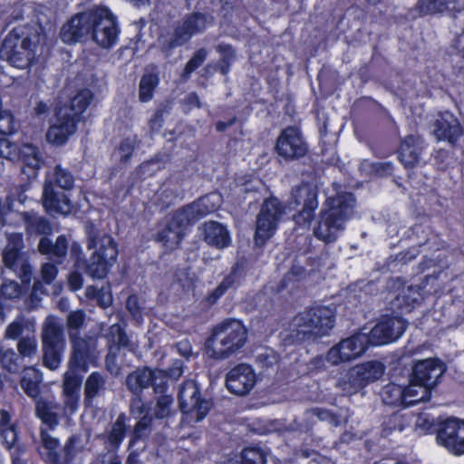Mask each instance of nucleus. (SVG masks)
<instances>
[{
  "mask_svg": "<svg viewBox=\"0 0 464 464\" xmlns=\"http://www.w3.org/2000/svg\"><path fill=\"white\" fill-rule=\"evenodd\" d=\"M326 206L314 228V235L320 240L333 242L343 233L346 220L352 217L355 199L350 193H342L329 197Z\"/></svg>",
  "mask_w": 464,
  "mask_h": 464,
  "instance_id": "1",
  "label": "nucleus"
},
{
  "mask_svg": "<svg viewBox=\"0 0 464 464\" xmlns=\"http://www.w3.org/2000/svg\"><path fill=\"white\" fill-rule=\"evenodd\" d=\"M334 312L325 306L314 307L298 314L290 323L288 337L293 343L327 335L334 327Z\"/></svg>",
  "mask_w": 464,
  "mask_h": 464,
  "instance_id": "2",
  "label": "nucleus"
},
{
  "mask_svg": "<svg viewBox=\"0 0 464 464\" xmlns=\"http://www.w3.org/2000/svg\"><path fill=\"white\" fill-rule=\"evenodd\" d=\"M246 329L240 321L226 320L217 324L206 343L208 356L227 358L239 351L246 341Z\"/></svg>",
  "mask_w": 464,
  "mask_h": 464,
  "instance_id": "3",
  "label": "nucleus"
},
{
  "mask_svg": "<svg viewBox=\"0 0 464 464\" xmlns=\"http://www.w3.org/2000/svg\"><path fill=\"white\" fill-rule=\"evenodd\" d=\"M23 247V237L21 234H12L8 237V243L4 252V264L15 273L24 285L20 287L14 281H6L2 285V293L7 298L19 297L24 288H28L31 282L32 268L28 264L26 256L20 250Z\"/></svg>",
  "mask_w": 464,
  "mask_h": 464,
  "instance_id": "4",
  "label": "nucleus"
},
{
  "mask_svg": "<svg viewBox=\"0 0 464 464\" xmlns=\"http://www.w3.org/2000/svg\"><path fill=\"white\" fill-rule=\"evenodd\" d=\"M64 190L73 187L74 179L66 169L56 166L52 174H48L43 190V206L50 215L66 216L72 211V204L68 197L54 189L53 184Z\"/></svg>",
  "mask_w": 464,
  "mask_h": 464,
  "instance_id": "5",
  "label": "nucleus"
},
{
  "mask_svg": "<svg viewBox=\"0 0 464 464\" xmlns=\"http://www.w3.org/2000/svg\"><path fill=\"white\" fill-rule=\"evenodd\" d=\"M72 342V355L69 362V370L64 373L63 393H79L82 383V374L88 370L93 361L95 342L92 339L84 340L71 334Z\"/></svg>",
  "mask_w": 464,
  "mask_h": 464,
  "instance_id": "6",
  "label": "nucleus"
},
{
  "mask_svg": "<svg viewBox=\"0 0 464 464\" xmlns=\"http://www.w3.org/2000/svg\"><path fill=\"white\" fill-rule=\"evenodd\" d=\"M0 58L17 69H26L34 59V44L27 29L16 27L5 38L0 49Z\"/></svg>",
  "mask_w": 464,
  "mask_h": 464,
  "instance_id": "7",
  "label": "nucleus"
},
{
  "mask_svg": "<svg viewBox=\"0 0 464 464\" xmlns=\"http://www.w3.org/2000/svg\"><path fill=\"white\" fill-rule=\"evenodd\" d=\"M368 341L365 328H362L358 333L341 340L334 345L324 357L315 358L314 362L321 367H325V363L339 365L356 360L368 349Z\"/></svg>",
  "mask_w": 464,
  "mask_h": 464,
  "instance_id": "8",
  "label": "nucleus"
},
{
  "mask_svg": "<svg viewBox=\"0 0 464 464\" xmlns=\"http://www.w3.org/2000/svg\"><path fill=\"white\" fill-rule=\"evenodd\" d=\"M92 249V255L86 266V272L92 278L106 276L118 256L117 245L111 237L103 235L92 238L88 245Z\"/></svg>",
  "mask_w": 464,
  "mask_h": 464,
  "instance_id": "9",
  "label": "nucleus"
},
{
  "mask_svg": "<svg viewBox=\"0 0 464 464\" xmlns=\"http://www.w3.org/2000/svg\"><path fill=\"white\" fill-rule=\"evenodd\" d=\"M92 41L102 48H110L118 39L115 17L103 6L92 9L91 34Z\"/></svg>",
  "mask_w": 464,
  "mask_h": 464,
  "instance_id": "10",
  "label": "nucleus"
},
{
  "mask_svg": "<svg viewBox=\"0 0 464 464\" xmlns=\"http://www.w3.org/2000/svg\"><path fill=\"white\" fill-rule=\"evenodd\" d=\"M383 372L382 363L376 361L367 362L350 369L345 378L339 381V386L343 392L351 394L379 380Z\"/></svg>",
  "mask_w": 464,
  "mask_h": 464,
  "instance_id": "11",
  "label": "nucleus"
},
{
  "mask_svg": "<svg viewBox=\"0 0 464 464\" xmlns=\"http://www.w3.org/2000/svg\"><path fill=\"white\" fill-rule=\"evenodd\" d=\"M285 213V210L281 207L278 199L271 198L264 202L256 220L255 236L256 245H263L274 235L277 223Z\"/></svg>",
  "mask_w": 464,
  "mask_h": 464,
  "instance_id": "12",
  "label": "nucleus"
},
{
  "mask_svg": "<svg viewBox=\"0 0 464 464\" xmlns=\"http://www.w3.org/2000/svg\"><path fill=\"white\" fill-rule=\"evenodd\" d=\"M406 322L398 316L382 318L370 331H366L368 344L383 345L398 340L406 329Z\"/></svg>",
  "mask_w": 464,
  "mask_h": 464,
  "instance_id": "13",
  "label": "nucleus"
},
{
  "mask_svg": "<svg viewBox=\"0 0 464 464\" xmlns=\"http://www.w3.org/2000/svg\"><path fill=\"white\" fill-rule=\"evenodd\" d=\"M207 27V18L201 14H193L181 20L168 38L160 36V43L167 48L179 46L187 43L194 34L201 33Z\"/></svg>",
  "mask_w": 464,
  "mask_h": 464,
  "instance_id": "14",
  "label": "nucleus"
},
{
  "mask_svg": "<svg viewBox=\"0 0 464 464\" xmlns=\"http://www.w3.org/2000/svg\"><path fill=\"white\" fill-rule=\"evenodd\" d=\"M78 121L75 115L69 112L66 106L57 107L54 120L46 134L48 142L55 146L66 143L69 138L75 133Z\"/></svg>",
  "mask_w": 464,
  "mask_h": 464,
  "instance_id": "15",
  "label": "nucleus"
},
{
  "mask_svg": "<svg viewBox=\"0 0 464 464\" xmlns=\"http://www.w3.org/2000/svg\"><path fill=\"white\" fill-rule=\"evenodd\" d=\"M179 399L183 413L190 415L196 421L204 419L211 407L210 401L200 398L198 388L193 381L184 382Z\"/></svg>",
  "mask_w": 464,
  "mask_h": 464,
  "instance_id": "16",
  "label": "nucleus"
},
{
  "mask_svg": "<svg viewBox=\"0 0 464 464\" xmlns=\"http://www.w3.org/2000/svg\"><path fill=\"white\" fill-rule=\"evenodd\" d=\"M275 149L286 160L302 158L308 150L301 131L295 127L285 128L280 132Z\"/></svg>",
  "mask_w": 464,
  "mask_h": 464,
  "instance_id": "17",
  "label": "nucleus"
},
{
  "mask_svg": "<svg viewBox=\"0 0 464 464\" xmlns=\"http://www.w3.org/2000/svg\"><path fill=\"white\" fill-rule=\"evenodd\" d=\"M438 442L455 455L464 454V420H446L437 435Z\"/></svg>",
  "mask_w": 464,
  "mask_h": 464,
  "instance_id": "18",
  "label": "nucleus"
},
{
  "mask_svg": "<svg viewBox=\"0 0 464 464\" xmlns=\"http://www.w3.org/2000/svg\"><path fill=\"white\" fill-rule=\"evenodd\" d=\"M222 202L218 193H210L176 212L175 221L191 223L218 209Z\"/></svg>",
  "mask_w": 464,
  "mask_h": 464,
  "instance_id": "19",
  "label": "nucleus"
},
{
  "mask_svg": "<svg viewBox=\"0 0 464 464\" xmlns=\"http://www.w3.org/2000/svg\"><path fill=\"white\" fill-rule=\"evenodd\" d=\"M292 198L295 206L303 205L301 212L295 217V223L304 227H309L314 217V211L318 206L314 188L308 184H303L293 191Z\"/></svg>",
  "mask_w": 464,
  "mask_h": 464,
  "instance_id": "20",
  "label": "nucleus"
},
{
  "mask_svg": "<svg viewBox=\"0 0 464 464\" xmlns=\"http://www.w3.org/2000/svg\"><path fill=\"white\" fill-rule=\"evenodd\" d=\"M0 157L11 160L19 158L24 166L32 170L34 176L42 164V159L36 147L25 144L18 152L16 145L6 139L0 140Z\"/></svg>",
  "mask_w": 464,
  "mask_h": 464,
  "instance_id": "21",
  "label": "nucleus"
},
{
  "mask_svg": "<svg viewBox=\"0 0 464 464\" xmlns=\"http://www.w3.org/2000/svg\"><path fill=\"white\" fill-rule=\"evenodd\" d=\"M257 376L249 364L240 363L233 367L227 374V389L237 395L247 394L256 385Z\"/></svg>",
  "mask_w": 464,
  "mask_h": 464,
  "instance_id": "22",
  "label": "nucleus"
},
{
  "mask_svg": "<svg viewBox=\"0 0 464 464\" xmlns=\"http://www.w3.org/2000/svg\"><path fill=\"white\" fill-rule=\"evenodd\" d=\"M92 9L74 15L61 30V38L66 44L86 40L91 34Z\"/></svg>",
  "mask_w": 464,
  "mask_h": 464,
  "instance_id": "23",
  "label": "nucleus"
},
{
  "mask_svg": "<svg viewBox=\"0 0 464 464\" xmlns=\"http://www.w3.org/2000/svg\"><path fill=\"white\" fill-rule=\"evenodd\" d=\"M445 371L446 366L441 361L429 358L415 363L412 376H414L415 381L420 382L430 389H432Z\"/></svg>",
  "mask_w": 464,
  "mask_h": 464,
  "instance_id": "24",
  "label": "nucleus"
},
{
  "mask_svg": "<svg viewBox=\"0 0 464 464\" xmlns=\"http://www.w3.org/2000/svg\"><path fill=\"white\" fill-rule=\"evenodd\" d=\"M433 132L439 140H447L453 144L462 135V128L452 113L445 111L436 121Z\"/></svg>",
  "mask_w": 464,
  "mask_h": 464,
  "instance_id": "25",
  "label": "nucleus"
},
{
  "mask_svg": "<svg viewBox=\"0 0 464 464\" xmlns=\"http://www.w3.org/2000/svg\"><path fill=\"white\" fill-rule=\"evenodd\" d=\"M176 213L167 227L159 233L158 239L164 244L168 249H174L179 246V242L186 234L188 226L190 223L186 221H175Z\"/></svg>",
  "mask_w": 464,
  "mask_h": 464,
  "instance_id": "26",
  "label": "nucleus"
},
{
  "mask_svg": "<svg viewBox=\"0 0 464 464\" xmlns=\"http://www.w3.org/2000/svg\"><path fill=\"white\" fill-rule=\"evenodd\" d=\"M43 347H64L63 324L55 316H48L43 326Z\"/></svg>",
  "mask_w": 464,
  "mask_h": 464,
  "instance_id": "27",
  "label": "nucleus"
},
{
  "mask_svg": "<svg viewBox=\"0 0 464 464\" xmlns=\"http://www.w3.org/2000/svg\"><path fill=\"white\" fill-rule=\"evenodd\" d=\"M204 238L208 245L218 248L227 247L231 237L227 228L218 222H208L203 227Z\"/></svg>",
  "mask_w": 464,
  "mask_h": 464,
  "instance_id": "28",
  "label": "nucleus"
},
{
  "mask_svg": "<svg viewBox=\"0 0 464 464\" xmlns=\"http://www.w3.org/2000/svg\"><path fill=\"white\" fill-rule=\"evenodd\" d=\"M420 139L413 135L408 136L400 148V160L406 168L413 167L419 161Z\"/></svg>",
  "mask_w": 464,
  "mask_h": 464,
  "instance_id": "29",
  "label": "nucleus"
},
{
  "mask_svg": "<svg viewBox=\"0 0 464 464\" xmlns=\"http://www.w3.org/2000/svg\"><path fill=\"white\" fill-rule=\"evenodd\" d=\"M430 390L422 382L415 381L414 376H412L410 384L407 387H403L405 407L429 400Z\"/></svg>",
  "mask_w": 464,
  "mask_h": 464,
  "instance_id": "30",
  "label": "nucleus"
},
{
  "mask_svg": "<svg viewBox=\"0 0 464 464\" xmlns=\"http://www.w3.org/2000/svg\"><path fill=\"white\" fill-rule=\"evenodd\" d=\"M42 448L39 454L42 459L48 464H58L59 462V440L45 430L41 431Z\"/></svg>",
  "mask_w": 464,
  "mask_h": 464,
  "instance_id": "31",
  "label": "nucleus"
},
{
  "mask_svg": "<svg viewBox=\"0 0 464 464\" xmlns=\"http://www.w3.org/2000/svg\"><path fill=\"white\" fill-rule=\"evenodd\" d=\"M39 251L44 255H50L52 257H63L67 253L68 243L63 236L58 237L55 243L53 244L48 238H41L38 246Z\"/></svg>",
  "mask_w": 464,
  "mask_h": 464,
  "instance_id": "32",
  "label": "nucleus"
},
{
  "mask_svg": "<svg viewBox=\"0 0 464 464\" xmlns=\"http://www.w3.org/2000/svg\"><path fill=\"white\" fill-rule=\"evenodd\" d=\"M153 371L149 368L138 370L127 378V385L134 393L152 385Z\"/></svg>",
  "mask_w": 464,
  "mask_h": 464,
  "instance_id": "33",
  "label": "nucleus"
},
{
  "mask_svg": "<svg viewBox=\"0 0 464 464\" xmlns=\"http://www.w3.org/2000/svg\"><path fill=\"white\" fill-rule=\"evenodd\" d=\"M41 381L42 376L39 371L34 368H27L24 371L21 385L28 396L35 398L39 392V383Z\"/></svg>",
  "mask_w": 464,
  "mask_h": 464,
  "instance_id": "34",
  "label": "nucleus"
},
{
  "mask_svg": "<svg viewBox=\"0 0 464 464\" xmlns=\"http://www.w3.org/2000/svg\"><path fill=\"white\" fill-rule=\"evenodd\" d=\"M92 100V93L88 89L80 91L71 101L70 106L65 105L69 109V112L75 115V118L80 121L81 114L90 105Z\"/></svg>",
  "mask_w": 464,
  "mask_h": 464,
  "instance_id": "35",
  "label": "nucleus"
},
{
  "mask_svg": "<svg viewBox=\"0 0 464 464\" xmlns=\"http://www.w3.org/2000/svg\"><path fill=\"white\" fill-rule=\"evenodd\" d=\"M382 398L385 404L394 406H405V397L403 392V387L389 383L382 392Z\"/></svg>",
  "mask_w": 464,
  "mask_h": 464,
  "instance_id": "36",
  "label": "nucleus"
},
{
  "mask_svg": "<svg viewBox=\"0 0 464 464\" xmlns=\"http://www.w3.org/2000/svg\"><path fill=\"white\" fill-rule=\"evenodd\" d=\"M25 223L26 228L30 234L37 233L47 235L50 234L52 228L49 223L42 217L37 216L36 214H22Z\"/></svg>",
  "mask_w": 464,
  "mask_h": 464,
  "instance_id": "37",
  "label": "nucleus"
},
{
  "mask_svg": "<svg viewBox=\"0 0 464 464\" xmlns=\"http://www.w3.org/2000/svg\"><path fill=\"white\" fill-rule=\"evenodd\" d=\"M266 454L258 448L245 449L236 460H230L229 464H266Z\"/></svg>",
  "mask_w": 464,
  "mask_h": 464,
  "instance_id": "38",
  "label": "nucleus"
},
{
  "mask_svg": "<svg viewBox=\"0 0 464 464\" xmlns=\"http://www.w3.org/2000/svg\"><path fill=\"white\" fill-rule=\"evenodd\" d=\"M419 293L415 287H402L394 300V306L410 310L411 307L418 301Z\"/></svg>",
  "mask_w": 464,
  "mask_h": 464,
  "instance_id": "39",
  "label": "nucleus"
},
{
  "mask_svg": "<svg viewBox=\"0 0 464 464\" xmlns=\"http://www.w3.org/2000/svg\"><path fill=\"white\" fill-rule=\"evenodd\" d=\"M158 82L159 79L155 74L143 75L140 83V99L141 102H148L152 98L153 91Z\"/></svg>",
  "mask_w": 464,
  "mask_h": 464,
  "instance_id": "40",
  "label": "nucleus"
},
{
  "mask_svg": "<svg viewBox=\"0 0 464 464\" xmlns=\"http://www.w3.org/2000/svg\"><path fill=\"white\" fill-rule=\"evenodd\" d=\"M24 327L31 333L34 332V323L33 321L17 318L7 326L5 337L8 339H16L22 334Z\"/></svg>",
  "mask_w": 464,
  "mask_h": 464,
  "instance_id": "41",
  "label": "nucleus"
},
{
  "mask_svg": "<svg viewBox=\"0 0 464 464\" xmlns=\"http://www.w3.org/2000/svg\"><path fill=\"white\" fill-rule=\"evenodd\" d=\"M63 348L64 347H43L44 362L47 368L56 370L59 367Z\"/></svg>",
  "mask_w": 464,
  "mask_h": 464,
  "instance_id": "42",
  "label": "nucleus"
},
{
  "mask_svg": "<svg viewBox=\"0 0 464 464\" xmlns=\"http://www.w3.org/2000/svg\"><path fill=\"white\" fill-rule=\"evenodd\" d=\"M86 296L91 299H97L98 304L106 308L112 303V297L108 287L96 289L94 286H88L86 288Z\"/></svg>",
  "mask_w": 464,
  "mask_h": 464,
  "instance_id": "43",
  "label": "nucleus"
},
{
  "mask_svg": "<svg viewBox=\"0 0 464 464\" xmlns=\"http://www.w3.org/2000/svg\"><path fill=\"white\" fill-rule=\"evenodd\" d=\"M36 414L44 423L51 428L57 424L56 415L51 411L49 405L44 401L38 400L36 401Z\"/></svg>",
  "mask_w": 464,
  "mask_h": 464,
  "instance_id": "44",
  "label": "nucleus"
},
{
  "mask_svg": "<svg viewBox=\"0 0 464 464\" xmlns=\"http://www.w3.org/2000/svg\"><path fill=\"white\" fill-rule=\"evenodd\" d=\"M19 353L23 357L31 358L37 353V341L34 334L24 337L17 344Z\"/></svg>",
  "mask_w": 464,
  "mask_h": 464,
  "instance_id": "45",
  "label": "nucleus"
},
{
  "mask_svg": "<svg viewBox=\"0 0 464 464\" xmlns=\"http://www.w3.org/2000/svg\"><path fill=\"white\" fill-rule=\"evenodd\" d=\"M104 384L102 376L96 372L92 373L86 381L85 393L88 401L94 398Z\"/></svg>",
  "mask_w": 464,
  "mask_h": 464,
  "instance_id": "46",
  "label": "nucleus"
},
{
  "mask_svg": "<svg viewBox=\"0 0 464 464\" xmlns=\"http://www.w3.org/2000/svg\"><path fill=\"white\" fill-rule=\"evenodd\" d=\"M125 421V416L121 415L111 428L109 441L114 447H117L124 438Z\"/></svg>",
  "mask_w": 464,
  "mask_h": 464,
  "instance_id": "47",
  "label": "nucleus"
},
{
  "mask_svg": "<svg viewBox=\"0 0 464 464\" xmlns=\"http://www.w3.org/2000/svg\"><path fill=\"white\" fill-rule=\"evenodd\" d=\"M172 398L169 395H161L157 400L154 414L157 418L168 417L171 411Z\"/></svg>",
  "mask_w": 464,
  "mask_h": 464,
  "instance_id": "48",
  "label": "nucleus"
},
{
  "mask_svg": "<svg viewBox=\"0 0 464 464\" xmlns=\"http://www.w3.org/2000/svg\"><path fill=\"white\" fill-rule=\"evenodd\" d=\"M446 8H448V5L445 0H421L420 2V12L424 14L442 12Z\"/></svg>",
  "mask_w": 464,
  "mask_h": 464,
  "instance_id": "49",
  "label": "nucleus"
},
{
  "mask_svg": "<svg viewBox=\"0 0 464 464\" xmlns=\"http://www.w3.org/2000/svg\"><path fill=\"white\" fill-rule=\"evenodd\" d=\"M218 51L221 55V61L225 64L221 67V72L227 74L228 72V65L235 60V53L232 47L228 44H219Z\"/></svg>",
  "mask_w": 464,
  "mask_h": 464,
  "instance_id": "50",
  "label": "nucleus"
},
{
  "mask_svg": "<svg viewBox=\"0 0 464 464\" xmlns=\"http://www.w3.org/2000/svg\"><path fill=\"white\" fill-rule=\"evenodd\" d=\"M14 130L15 122L10 111H0V133L4 135H9L12 134Z\"/></svg>",
  "mask_w": 464,
  "mask_h": 464,
  "instance_id": "51",
  "label": "nucleus"
},
{
  "mask_svg": "<svg viewBox=\"0 0 464 464\" xmlns=\"http://www.w3.org/2000/svg\"><path fill=\"white\" fill-rule=\"evenodd\" d=\"M136 145V139L127 138L120 145L116 156L121 159V161H126L131 155L133 149Z\"/></svg>",
  "mask_w": 464,
  "mask_h": 464,
  "instance_id": "52",
  "label": "nucleus"
},
{
  "mask_svg": "<svg viewBox=\"0 0 464 464\" xmlns=\"http://www.w3.org/2000/svg\"><path fill=\"white\" fill-rule=\"evenodd\" d=\"M84 448V441L79 436L72 437L65 446L66 456L70 459L74 457L77 453L81 452Z\"/></svg>",
  "mask_w": 464,
  "mask_h": 464,
  "instance_id": "53",
  "label": "nucleus"
},
{
  "mask_svg": "<svg viewBox=\"0 0 464 464\" xmlns=\"http://www.w3.org/2000/svg\"><path fill=\"white\" fill-rule=\"evenodd\" d=\"M111 340L120 347L128 346V337L118 324L111 325L110 329Z\"/></svg>",
  "mask_w": 464,
  "mask_h": 464,
  "instance_id": "54",
  "label": "nucleus"
},
{
  "mask_svg": "<svg viewBox=\"0 0 464 464\" xmlns=\"http://www.w3.org/2000/svg\"><path fill=\"white\" fill-rule=\"evenodd\" d=\"M169 375L161 370L153 371L152 385L156 392H164L166 391V382Z\"/></svg>",
  "mask_w": 464,
  "mask_h": 464,
  "instance_id": "55",
  "label": "nucleus"
},
{
  "mask_svg": "<svg viewBox=\"0 0 464 464\" xmlns=\"http://www.w3.org/2000/svg\"><path fill=\"white\" fill-rule=\"evenodd\" d=\"M207 51L205 49L198 50L195 55L188 62L185 72L186 74H190L193 71H195L206 59Z\"/></svg>",
  "mask_w": 464,
  "mask_h": 464,
  "instance_id": "56",
  "label": "nucleus"
},
{
  "mask_svg": "<svg viewBox=\"0 0 464 464\" xmlns=\"http://www.w3.org/2000/svg\"><path fill=\"white\" fill-rule=\"evenodd\" d=\"M0 434L3 437V444L6 449L11 450L17 440V432L14 429V425H10L6 429L0 430Z\"/></svg>",
  "mask_w": 464,
  "mask_h": 464,
  "instance_id": "57",
  "label": "nucleus"
},
{
  "mask_svg": "<svg viewBox=\"0 0 464 464\" xmlns=\"http://www.w3.org/2000/svg\"><path fill=\"white\" fill-rule=\"evenodd\" d=\"M84 313L82 310L73 311L69 314L67 324L70 330L79 329L84 322Z\"/></svg>",
  "mask_w": 464,
  "mask_h": 464,
  "instance_id": "58",
  "label": "nucleus"
},
{
  "mask_svg": "<svg viewBox=\"0 0 464 464\" xmlns=\"http://www.w3.org/2000/svg\"><path fill=\"white\" fill-rule=\"evenodd\" d=\"M151 418L144 415L136 424L134 430V439L130 441V447H133L135 440L143 435V431L150 426Z\"/></svg>",
  "mask_w": 464,
  "mask_h": 464,
  "instance_id": "59",
  "label": "nucleus"
},
{
  "mask_svg": "<svg viewBox=\"0 0 464 464\" xmlns=\"http://www.w3.org/2000/svg\"><path fill=\"white\" fill-rule=\"evenodd\" d=\"M46 291L44 290L42 282L36 281L34 282L32 293L30 295V307H35L38 304V302L41 299V296L45 295Z\"/></svg>",
  "mask_w": 464,
  "mask_h": 464,
  "instance_id": "60",
  "label": "nucleus"
},
{
  "mask_svg": "<svg viewBox=\"0 0 464 464\" xmlns=\"http://www.w3.org/2000/svg\"><path fill=\"white\" fill-rule=\"evenodd\" d=\"M41 276L44 283L49 285L56 277L57 268L53 265L46 263L42 266Z\"/></svg>",
  "mask_w": 464,
  "mask_h": 464,
  "instance_id": "61",
  "label": "nucleus"
},
{
  "mask_svg": "<svg viewBox=\"0 0 464 464\" xmlns=\"http://www.w3.org/2000/svg\"><path fill=\"white\" fill-rule=\"evenodd\" d=\"M159 169V164L156 161H148L142 163L137 169V174L142 178L151 176Z\"/></svg>",
  "mask_w": 464,
  "mask_h": 464,
  "instance_id": "62",
  "label": "nucleus"
},
{
  "mask_svg": "<svg viewBox=\"0 0 464 464\" xmlns=\"http://www.w3.org/2000/svg\"><path fill=\"white\" fill-rule=\"evenodd\" d=\"M231 285V279L226 278L208 296L209 302L211 304L215 303L220 296L224 295L227 289Z\"/></svg>",
  "mask_w": 464,
  "mask_h": 464,
  "instance_id": "63",
  "label": "nucleus"
},
{
  "mask_svg": "<svg viewBox=\"0 0 464 464\" xmlns=\"http://www.w3.org/2000/svg\"><path fill=\"white\" fill-rule=\"evenodd\" d=\"M64 397L65 410L73 413L78 408L79 393H67L64 394Z\"/></svg>",
  "mask_w": 464,
  "mask_h": 464,
  "instance_id": "64",
  "label": "nucleus"
}]
</instances>
